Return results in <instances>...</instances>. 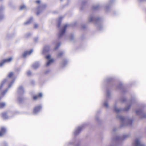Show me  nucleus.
Here are the masks:
<instances>
[{
    "label": "nucleus",
    "instance_id": "nucleus-1",
    "mask_svg": "<svg viewBox=\"0 0 146 146\" xmlns=\"http://www.w3.org/2000/svg\"><path fill=\"white\" fill-rule=\"evenodd\" d=\"M117 118L119 119L121 121L120 127H122L126 126H131L133 123V120L131 118L128 117H124L119 114H117Z\"/></svg>",
    "mask_w": 146,
    "mask_h": 146
},
{
    "label": "nucleus",
    "instance_id": "nucleus-2",
    "mask_svg": "<svg viewBox=\"0 0 146 146\" xmlns=\"http://www.w3.org/2000/svg\"><path fill=\"white\" fill-rule=\"evenodd\" d=\"M129 136L127 134L124 135L121 137L117 135H113L111 138V143L109 146H115L117 140L123 141L128 138Z\"/></svg>",
    "mask_w": 146,
    "mask_h": 146
},
{
    "label": "nucleus",
    "instance_id": "nucleus-3",
    "mask_svg": "<svg viewBox=\"0 0 146 146\" xmlns=\"http://www.w3.org/2000/svg\"><path fill=\"white\" fill-rule=\"evenodd\" d=\"M133 102V100H131L124 109L118 108L117 107L116 103H115L114 106L113 110L117 113H118L123 111H127L130 108L131 105Z\"/></svg>",
    "mask_w": 146,
    "mask_h": 146
},
{
    "label": "nucleus",
    "instance_id": "nucleus-4",
    "mask_svg": "<svg viewBox=\"0 0 146 146\" xmlns=\"http://www.w3.org/2000/svg\"><path fill=\"white\" fill-rule=\"evenodd\" d=\"M100 20V17H96L94 16L91 15L89 17L88 21L89 22H95L99 29L100 30V28L101 27V25L99 22Z\"/></svg>",
    "mask_w": 146,
    "mask_h": 146
},
{
    "label": "nucleus",
    "instance_id": "nucleus-5",
    "mask_svg": "<svg viewBox=\"0 0 146 146\" xmlns=\"http://www.w3.org/2000/svg\"><path fill=\"white\" fill-rule=\"evenodd\" d=\"M133 146H145L144 144L141 142L140 138H136L133 143Z\"/></svg>",
    "mask_w": 146,
    "mask_h": 146
},
{
    "label": "nucleus",
    "instance_id": "nucleus-6",
    "mask_svg": "<svg viewBox=\"0 0 146 146\" xmlns=\"http://www.w3.org/2000/svg\"><path fill=\"white\" fill-rule=\"evenodd\" d=\"M106 95L107 97L106 100L104 102L103 105L104 107L107 108H108L109 107L108 104L109 98L111 96V94L110 91L108 90H107L106 92Z\"/></svg>",
    "mask_w": 146,
    "mask_h": 146
},
{
    "label": "nucleus",
    "instance_id": "nucleus-7",
    "mask_svg": "<svg viewBox=\"0 0 146 146\" xmlns=\"http://www.w3.org/2000/svg\"><path fill=\"white\" fill-rule=\"evenodd\" d=\"M136 114L139 115L141 118L146 117V114L141 109H137L135 111Z\"/></svg>",
    "mask_w": 146,
    "mask_h": 146
},
{
    "label": "nucleus",
    "instance_id": "nucleus-8",
    "mask_svg": "<svg viewBox=\"0 0 146 146\" xmlns=\"http://www.w3.org/2000/svg\"><path fill=\"white\" fill-rule=\"evenodd\" d=\"M68 26V25H65L64 26L62 29L60 30L58 35V37L59 38H61L62 36H63L65 33L66 28Z\"/></svg>",
    "mask_w": 146,
    "mask_h": 146
},
{
    "label": "nucleus",
    "instance_id": "nucleus-9",
    "mask_svg": "<svg viewBox=\"0 0 146 146\" xmlns=\"http://www.w3.org/2000/svg\"><path fill=\"white\" fill-rule=\"evenodd\" d=\"M45 7L46 5H43L39 6L37 8V11L36 12L37 15H39L44 10Z\"/></svg>",
    "mask_w": 146,
    "mask_h": 146
},
{
    "label": "nucleus",
    "instance_id": "nucleus-10",
    "mask_svg": "<svg viewBox=\"0 0 146 146\" xmlns=\"http://www.w3.org/2000/svg\"><path fill=\"white\" fill-rule=\"evenodd\" d=\"M12 59L11 57H9L8 58L5 59L0 62V66H2L6 63H9L11 62Z\"/></svg>",
    "mask_w": 146,
    "mask_h": 146
},
{
    "label": "nucleus",
    "instance_id": "nucleus-11",
    "mask_svg": "<svg viewBox=\"0 0 146 146\" xmlns=\"http://www.w3.org/2000/svg\"><path fill=\"white\" fill-rule=\"evenodd\" d=\"M82 129V127L80 126L76 128L74 132V135H76L78 134L81 131Z\"/></svg>",
    "mask_w": 146,
    "mask_h": 146
},
{
    "label": "nucleus",
    "instance_id": "nucleus-12",
    "mask_svg": "<svg viewBox=\"0 0 146 146\" xmlns=\"http://www.w3.org/2000/svg\"><path fill=\"white\" fill-rule=\"evenodd\" d=\"M41 109V106H36L34 109L33 113L35 114H37Z\"/></svg>",
    "mask_w": 146,
    "mask_h": 146
},
{
    "label": "nucleus",
    "instance_id": "nucleus-13",
    "mask_svg": "<svg viewBox=\"0 0 146 146\" xmlns=\"http://www.w3.org/2000/svg\"><path fill=\"white\" fill-rule=\"evenodd\" d=\"M25 92L23 87L22 86H20L18 88L17 92L20 95H22Z\"/></svg>",
    "mask_w": 146,
    "mask_h": 146
},
{
    "label": "nucleus",
    "instance_id": "nucleus-14",
    "mask_svg": "<svg viewBox=\"0 0 146 146\" xmlns=\"http://www.w3.org/2000/svg\"><path fill=\"white\" fill-rule=\"evenodd\" d=\"M33 50L31 49L29 50L26 51L24 52L22 55L23 57L24 58H25L28 55H30L33 52Z\"/></svg>",
    "mask_w": 146,
    "mask_h": 146
},
{
    "label": "nucleus",
    "instance_id": "nucleus-15",
    "mask_svg": "<svg viewBox=\"0 0 146 146\" xmlns=\"http://www.w3.org/2000/svg\"><path fill=\"white\" fill-rule=\"evenodd\" d=\"M4 9V7L3 6H0V21L2 20L4 18V16L2 12Z\"/></svg>",
    "mask_w": 146,
    "mask_h": 146
},
{
    "label": "nucleus",
    "instance_id": "nucleus-16",
    "mask_svg": "<svg viewBox=\"0 0 146 146\" xmlns=\"http://www.w3.org/2000/svg\"><path fill=\"white\" fill-rule=\"evenodd\" d=\"M50 48V46L48 45L45 46L43 48L42 53L45 54L48 51Z\"/></svg>",
    "mask_w": 146,
    "mask_h": 146
},
{
    "label": "nucleus",
    "instance_id": "nucleus-17",
    "mask_svg": "<svg viewBox=\"0 0 146 146\" xmlns=\"http://www.w3.org/2000/svg\"><path fill=\"white\" fill-rule=\"evenodd\" d=\"M14 81V80H13L11 81V82H10V83L9 85L8 88L6 89L2 93V95L3 96L7 92L8 90V88H10L11 87L13 84Z\"/></svg>",
    "mask_w": 146,
    "mask_h": 146
},
{
    "label": "nucleus",
    "instance_id": "nucleus-18",
    "mask_svg": "<svg viewBox=\"0 0 146 146\" xmlns=\"http://www.w3.org/2000/svg\"><path fill=\"white\" fill-rule=\"evenodd\" d=\"M40 66V64L39 62H36L34 63L32 65V67L33 69H36L38 68Z\"/></svg>",
    "mask_w": 146,
    "mask_h": 146
},
{
    "label": "nucleus",
    "instance_id": "nucleus-19",
    "mask_svg": "<svg viewBox=\"0 0 146 146\" xmlns=\"http://www.w3.org/2000/svg\"><path fill=\"white\" fill-rule=\"evenodd\" d=\"M6 129L4 127H2L0 130V137L2 136L6 132Z\"/></svg>",
    "mask_w": 146,
    "mask_h": 146
},
{
    "label": "nucleus",
    "instance_id": "nucleus-20",
    "mask_svg": "<svg viewBox=\"0 0 146 146\" xmlns=\"http://www.w3.org/2000/svg\"><path fill=\"white\" fill-rule=\"evenodd\" d=\"M33 19V17H31L28 20L24 23V25H27L29 24L32 22Z\"/></svg>",
    "mask_w": 146,
    "mask_h": 146
},
{
    "label": "nucleus",
    "instance_id": "nucleus-21",
    "mask_svg": "<svg viewBox=\"0 0 146 146\" xmlns=\"http://www.w3.org/2000/svg\"><path fill=\"white\" fill-rule=\"evenodd\" d=\"M114 0H111L108 5H106V9L107 11L108 9L110 8V6L111 5L112 3L113 2Z\"/></svg>",
    "mask_w": 146,
    "mask_h": 146
},
{
    "label": "nucleus",
    "instance_id": "nucleus-22",
    "mask_svg": "<svg viewBox=\"0 0 146 146\" xmlns=\"http://www.w3.org/2000/svg\"><path fill=\"white\" fill-rule=\"evenodd\" d=\"M53 44L56 45V46L54 48V50L57 49L60 45V43H58L56 41L53 42Z\"/></svg>",
    "mask_w": 146,
    "mask_h": 146
},
{
    "label": "nucleus",
    "instance_id": "nucleus-23",
    "mask_svg": "<svg viewBox=\"0 0 146 146\" xmlns=\"http://www.w3.org/2000/svg\"><path fill=\"white\" fill-rule=\"evenodd\" d=\"M54 60L53 59L48 60L46 62V66H49L53 62Z\"/></svg>",
    "mask_w": 146,
    "mask_h": 146
},
{
    "label": "nucleus",
    "instance_id": "nucleus-24",
    "mask_svg": "<svg viewBox=\"0 0 146 146\" xmlns=\"http://www.w3.org/2000/svg\"><path fill=\"white\" fill-rule=\"evenodd\" d=\"M42 96V94L41 93H40L37 96H34L33 97V99L34 100H36L38 97H41Z\"/></svg>",
    "mask_w": 146,
    "mask_h": 146
},
{
    "label": "nucleus",
    "instance_id": "nucleus-25",
    "mask_svg": "<svg viewBox=\"0 0 146 146\" xmlns=\"http://www.w3.org/2000/svg\"><path fill=\"white\" fill-rule=\"evenodd\" d=\"M63 17H60L58 18V27H60V24H61V21L62 20V19H63Z\"/></svg>",
    "mask_w": 146,
    "mask_h": 146
},
{
    "label": "nucleus",
    "instance_id": "nucleus-26",
    "mask_svg": "<svg viewBox=\"0 0 146 146\" xmlns=\"http://www.w3.org/2000/svg\"><path fill=\"white\" fill-rule=\"evenodd\" d=\"M100 7V6L99 5H97L93 6L92 7V9L95 10L98 9Z\"/></svg>",
    "mask_w": 146,
    "mask_h": 146
},
{
    "label": "nucleus",
    "instance_id": "nucleus-27",
    "mask_svg": "<svg viewBox=\"0 0 146 146\" xmlns=\"http://www.w3.org/2000/svg\"><path fill=\"white\" fill-rule=\"evenodd\" d=\"M67 61L66 60H63L61 63V66L62 67H63L65 66L66 65L67 63Z\"/></svg>",
    "mask_w": 146,
    "mask_h": 146
},
{
    "label": "nucleus",
    "instance_id": "nucleus-28",
    "mask_svg": "<svg viewBox=\"0 0 146 146\" xmlns=\"http://www.w3.org/2000/svg\"><path fill=\"white\" fill-rule=\"evenodd\" d=\"M2 117L5 119H7L8 117L6 113L5 112L3 113L2 114Z\"/></svg>",
    "mask_w": 146,
    "mask_h": 146
},
{
    "label": "nucleus",
    "instance_id": "nucleus-29",
    "mask_svg": "<svg viewBox=\"0 0 146 146\" xmlns=\"http://www.w3.org/2000/svg\"><path fill=\"white\" fill-rule=\"evenodd\" d=\"M1 98L0 97V100ZM5 102L0 103V108H2L5 106Z\"/></svg>",
    "mask_w": 146,
    "mask_h": 146
},
{
    "label": "nucleus",
    "instance_id": "nucleus-30",
    "mask_svg": "<svg viewBox=\"0 0 146 146\" xmlns=\"http://www.w3.org/2000/svg\"><path fill=\"white\" fill-rule=\"evenodd\" d=\"M7 81V79H5L2 82L0 86V90L1 89V88L3 87V85Z\"/></svg>",
    "mask_w": 146,
    "mask_h": 146
},
{
    "label": "nucleus",
    "instance_id": "nucleus-31",
    "mask_svg": "<svg viewBox=\"0 0 146 146\" xmlns=\"http://www.w3.org/2000/svg\"><path fill=\"white\" fill-rule=\"evenodd\" d=\"M26 8V6L25 5H23L20 6V10H23L25 9Z\"/></svg>",
    "mask_w": 146,
    "mask_h": 146
},
{
    "label": "nucleus",
    "instance_id": "nucleus-32",
    "mask_svg": "<svg viewBox=\"0 0 146 146\" xmlns=\"http://www.w3.org/2000/svg\"><path fill=\"white\" fill-rule=\"evenodd\" d=\"M63 52H60L58 53V54L57 55V56L58 57H60L63 54Z\"/></svg>",
    "mask_w": 146,
    "mask_h": 146
},
{
    "label": "nucleus",
    "instance_id": "nucleus-33",
    "mask_svg": "<svg viewBox=\"0 0 146 146\" xmlns=\"http://www.w3.org/2000/svg\"><path fill=\"white\" fill-rule=\"evenodd\" d=\"M13 75V72H11L9 73L8 75V77L10 78H11Z\"/></svg>",
    "mask_w": 146,
    "mask_h": 146
},
{
    "label": "nucleus",
    "instance_id": "nucleus-34",
    "mask_svg": "<svg viewBox=\"0 0 146 146\" xmlns=\"http://www.w3.org/2000/svg\"><path fill=\"white\" fill-rule=\"evenodd\" d=\"M126 100V99L125 98H122L120 99V101L122 102H124Z\"/></svg>",
    "mask_w": 146,
    "mask_h": 146
},
{
    "label": "nucleus",
    "instance_id": "nucleus-35",
    "mask_svg": "<svg viewBox=\"0 0 146 146\" xmlns=\"http://www.w3.org/2000/svg\"><path fill=\"white\" fill-rule=\"evenodd\" d=\"M50 55H48L46 56V59H47V60H50V59H51V58H50Z\"/></svg>",
    "mask_w": 146,
    "mask_h": 146
},
{
    "label": "nucleus",
    "instance_id": "nucleus-36",
    "mask_svg": "<svg viewBox=\"0 0 146 146\" xmlns=\"http://www.w3.org/2000/svg\"><path fill=\"white\" fill-rule=\"evenodd\" d=\"M27 74L28 76H30L31 74V72L30 71H28L27 72Z\"/></svg>",
    "mask_w": 146,
    "mask_h": 146
},
{
    "label": "nucleus",
    "instance_id": "nucleus-37",
    "mask_svg": "<svg viewBox=\"0 0 146 146\" xmlns=\"http://www.w3.org/2000/svg\"><path fill=\"white\" fill-rule=\"evenodd\" d=\"M31 35L30 33H29L25 35V37L26 38L29 37Z\"/></svg>",
    "mask_w": 146,
    "mask_h": 146
},
{
    "label": "nucleus",
    "instance_id": "nucleus-38",
    "mask_svg": "<svg viewBox=\"0 0 146 146\" xmlns=\"http://www.w3.org/2000/svg\"><path fill=\"white\" fill-rule=\"evenodd\" d=\"M18 99L19 101L20 102H21L23 100V99L21 98H19Z\"/></svg>",
    "mask_w": 146,
    "mask_h": 146
},
{
    "label": "nucleus",
    "instance_id": "nucleus-39",
    "mask_svg": "<svg viewBox=\"0 0 146 146\" xmlns=\"http://www.w3.org/2000/svg\"><path fill=\"white\" fill-rule=\"evenodd\" d=\"M74 38V36L73 35H71L70 39L71 40H72Z\"/></svg>",
    "mask_w": 146,
    "mask_h": 146
},
{
    "label": "nucleus",
    "instance_id": "nucleus-40",
    "mask_svg": "<svg viewBox=\"0 0 146 146\" xmlns=\"http://www.w3.org/2000/svg\"><path fill=\"white\" fill-rule=\"evenodd\" d=\"M38 26V25L37 24H35L34 25V28L35 29H36L37 28Z\"/></svg>",
    "mask_w": 146,
    "mask_h": 146
},
{
    "label": "nucleus",
    "instance_id": "nucleus-41",
    "mask_svg": "<svg viewBox=\"0 0 146 146\" xmlns=\"http://www.w3.org/2000/svg\"><path fill=\"white\" fill-rule=\"evenodd\" d=\"M117 130V129L116 128L114 127L113 129V132H115Z\"/></svg>",
    "mask_w": 146,
    "mask_h": 146
},
{
    "label": "nucleus",
    "instance_id": "nucleus-42",
    "mask_svg": "<svg viewBox=\"0 0 146 146\" xmlns=\"http://www.w3.org/2000/svg\"><path fill=\"white\" fill-rule=\"evenodd\" d=\"M82 28L83 29H85L86 28V26L85 25H82Z\"/></svg>",
    "mask_w": 146,
    "mask_h": 146
},
{
    "label": "nucleus",
    "instance_id": "nucleus-43",
    "mask_svg": "<svg viewBox=\"0 0 146 146\" xmlns=\"http://www.w3.org/2000/svg\"><path fill=\"white\" fill-rule=\"evenodd\" d=\"M11 36V35L10 34H8L7 35V37L8 38H9V37Z\"/></svg>",
    "mask_w": 146,
    "mask_h": 146
},
{
    "label": "nucleus",
    "instance_id": "nucleus-44",
    "mask_svg": "<svg viewBox=\"0 0 146 146\" xmlns=\"http://www.w3.org/2000/svg\"><path fill=\"white\" fill-rule=\"evenodd\" d=\"M111 80V78H109L107 79V81H110Z\"/></svg>",
    "mask_w": 146,
    "mask_h": 146
},
{
    "label": "nucleus",
    "instance_id": "nucleus-45",
    "mask_svg": "<svg viewBox=\"0 0 146 146\" xmlns=\"http://www.w3.org/2000/svg\"><path fill=\"white\" fill-rule=\"evenodd\" d=\"M79 143H78V144H76V142H75L74 143V145L76 146H79Z\"/></svg>",
    "mask_w": 146,
    "mask_h": 146
},
{
    "label": "nucleus",
    "instance_id": "nucleus-46",
    "mask_svg": "<svg viewBox=\"0 0 146 146\" xmlns=\"http://www.w3.org/2000/svg\"><path fill=\"white\" fill-rule=\"evenodd\" d=\"M38 40V38H35V42H36Z\"/></svg>",
    "mask_w": 146,
    "mask_h": 146
},
{
    "label": "nucleus",
    "instance_id": "nucleus-47",
    "mask_svg": "<svg viewBox=\"0 0 146 146\" xmlns=\"http://www.w3.org/2000/svg\"><path fill=\"white\" fill-rule=\"evenodd\" d=\"M40 2V1L39 0H37L36 1V3H39Z\"/></svg>",
    "mask_w": 146,
    "mask_h": 146
},
{
    "label": "nucleus",
    "instance_id": "nucleus-48",
    "mask_svg": "<svg viewBox=\"0 0 146 146\" xmlns=\"http://www.w3.org/2000/svg\"><path fill=\"white\" fill-rule=\"evenodd\" d=\"M73 142H70L69 143V145H72L73 144Z\"/></svg>",
    "mask_w": 146,
    "mask_h": 146
},
{
    "label": "nucleus",
    "instance_id": "nucleus-49",
    "mask_svg": "<svg viewBox=\"0 0 146 146\" xmlns=\"http://www.w3.org/2000/svg\"><path fill=\"white\" fill-rule=\"evenodd\" d=\"M141 2H143V1H146V0H140Z\"/></svg>",
    "mask_w": 146,
    "mask_h": 146
},
{
    "label": "nucleus",
    "instance_id": "nucleus-50",
    "mask_svg": "<svg viewBox=\"0 0 146 146\" xmlns=\"http://www.w3.org/2000/svg\"><path fill=\"white\" fill-rule=\"evenodd\" d=\"M96 120H98L99 119V117H96Z\"/></svg>",
    "mask_w": 146,
    "mask_h": 146
},
{
    "label": "nucleus",
    "instance_id": "nucleus-51",
    "mask_svg": "<svg viewBox=\"0 0 146 146\" xmlns=\"http://www.w3.org/2000/svg\"><path fill=\"white\" fill-rule=\"evenodd\" d=\"M4 144H5V145L6 146H7V143H4Z\"/></svg>",
    "mask_w": 146,
    "mask_h": 146
},
{
    "label": "nucleus",
    "instance_id": "nucleus-52",
    "mask_svg": "<svg viewBox=\"0 0 146 146\" xmlns=\"http://www.w3.org/2000/svg\"><path fill=\"white\" fill-rule=\"evenodd\" d=\"M47 72H46V73Z\"/></svg>",
    "mask_w": 146,
    "mask_h": 146
},
{
    "label": "nucleus",
    "instance_id": "nucleus-53",
    "mask_svg": "<svg viewBox=\"0 0 146 146\" xmlns=\"http://www.w3.org/2000/svg\"><path fill=\"white\" fill-rule=\"evenodd\" d=\"M62 0H61V1H62Z\"/></svg>",
    "mask_w": 146,
    "mask_h": 146
},
{
    "label": "nucleus",
    "instance_id": "nucleus-54",
    "mask_svg": "<svg viewBox=\"0 0 146 146\" xmlns=\"http://www.w3.org/2000/svg\"><path fill=\"white\" fill-rule=\"evenodd\" d=\"M0 1H2V0H0Z\"/></svg>",
    "mask_w": 146,
    "mask_h": 146
}]
</instances>
